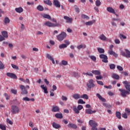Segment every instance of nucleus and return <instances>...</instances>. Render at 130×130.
Masks as SVG:
<instances>
[{
  "instance_id": "nucleus-6",
  "label": "nucleus",
  "mask_w": 130,
  "mask_h": 130,
  "mask_svg": "<svg viewBox=\"0 0 130 130\" xmlns=\"http://www.w3.org/2000/svg\"><path fill=\"white\" fill-rule=\"evenodd\" d=\"M44 25L45 26H47V27H57L58 26V23H52L50 22V21H46L45 23H44Z\"/></svg>"
},
{
  "instance_id": "nucleus-1",
  "label": "nucleus",
  "mask_w": 130,
  "mask_h": 130,
  "mask_svg": "<svg viewBox=\"0 0 130 130\" xmlns=\"http://www.w3.org/2000/svg\"><path fill=\"white\" fill-rule=\"evenodd\" d=\"M123 84L124 85L126 90L119 89V91L121 92V95L122 96V97L125 98L126 97V94L129 95L130 94V82H128L127 81H125L123 82Z\"/></svg>"
},
{
  "instance_id": "nucleus-30",
  "label": "nucleus",
  "mask_w": 130,
  "mask_h": 130,
  "mask_svg": "<svg viewBox=\"0 0 130 130\" xmlns=\"http://www.w3.org/2000/svg\"><path fill=\"white\" fill-rule=\"evenodd\" d=\"M125 51H126V57L127 58H130V51L129 50L125 49Z\"/></svg>"
},
{
  "instance_id": "nucleus-2",
  "label": "nucleus",
  "mask_w": 130,
  "mask_h": 130,
  "mask_svg": "<svg viewBox=\"0 0 130 130\" xmlns=\"http://www.w3.org/2000/svg\"><path fill=\"white\" fill-rule=\"evenodd\" d=\"M11 112L13 114H17L20 112V109L16 105H12L11 106Z\"/></svg>"
},
{
  "instance_id": "nucleus-13",
  "label": "nucleus",
  "mask_w": 130,
  "mask_h": 130,
  "mask_svg": "<svg viewBox=\"0 0 130 130\" xmlns=\"http://www.w3.org/2000/svg\"><path fill=\"white\" fill-rule=\"evenodd\" d=\"M52 125L54 128H56V129H58V128H60V127H61L60 125L56 123L55 122H53L52 123Z\"/></svg>"
},
{
  "instance_id": "nucleus-35",
  "label": "nucleus",
  "mask_w": 130,
  "mask_h": 130,
  "mask_svg": "<svg viewBox=\"0 0 130 130\" xmlns=\"http://www.w3.org/2000/svg\"><path fill=\"white\" fill-rule=\"evenodd\" d=\"M68 66V61L63 60L61 61V63H59V66Z\"/></svg>"
},
{
  "instance_id": "nucleus-23",
  "label": "nucleus",
  "mask_w": 130,
  "mask_h": 130,
  "mask_svg": "<svg viewBox=\"0 0 130 130\" xmlns=\"http://www.w3.org/2000/svg\"><path fill=\"white\" fill-rule=\"evenodd\" d=\"M91 73L93 74V75H95L96 76H100V74H101L100 73V71L98 70H92L91 71Z\"/></svg>"
},
{
  "instance_id": "nucleus-15",
  "label": "nucleus",
  "mask_w": 130,
  "mask_h": 130,
  "mask_svg": "<svg viewBox=\"0 0 130 130\" xmlns=\"http://www.w3.org/2000/svg\"><path fill=\"white\" fill-rule=\"evenodd\" d=\"M94 23H96V20H95V19H93L91 21L86 22L85 23V25H86V26H91V25H93Z\"/></svg>"
},
{
  "instance_id": "nucleus-43",
  "label": "nucleus",
  "mask_w": 130,
  "mask_h": 130,
  "mask_svg": "<svg viewBox=\"0 0 130 130\" xmlns=\"http://www.w3.org/2000/svg\"><path fill=\"white\" fill-rule=\"evenodd\" d=\"M5 69V64L3 63V62L0 60V70H4Z\"/></svg>"
},
{
  "instance_id": "nucleus-48",
  "label": "nucleus",
  "mask_w": 130,
  "mask_h": 130,
  "mask_svg": "<svg viewBox=\"0 0 130 130\" xmlns=\"http://www.w3.org/2000/svg\"><path fill=\"white\" fill-rule=\"evenodd\" d=\"M4 23L5 24H8V23H10V19L8 17H6L4 20Z\"/></svg>"
},
{
  "instance_id": "nucleus-19",
  "label": "nucleus",
  "mask_w": 130,
  "mask_h": 130,
  "mask_svg": "<svg viewBox=\"0 0 130 130\" xmlns=\"http://www.w3.org/2000/svg\"><path fill=\"white\" fill-rule=\"evenodd\" d=\"M68 126L69 127H71V128H73L74 129H76V128H77V127H78V126H77V125H76L74 123H69L68 125Z\"/></svg>"
},
{
  "instance_id": "nucleus-36",
  "label": "nucleus",
  "mask_w": 130,
  "mask_h": 130,
  "mask_svg": "<svg viewBox=\"0 0 130 130\" xmlns=\"http://www.w3.org/2000/svg\"><path fill=\"white\" fill-rule=\"evenodd\" d=\"M43 17L45 19H48L49 20H51V16L48 14H44L43 15Z\"/></svg>"
},
{
  "instance_id": "nucleus-14",
  "label": "nucleus",
  "mask_w": 130,
  "mask_h": 130,
  "mask_svg": "<svg viewBox=\"0 0 130 130\" xmlns=\"http://www.w3.org/2000/svg\"><path fill=\"white\" fill-rule=\"evenodd\" d=\"M52 111L53 112H59V107L57 106H53L52 107Z\"/></svg>"
},
{
  "instance_id": "nucleus-54",
  "label": "nucleus",
  "mask_w": 130,
  "mask_h": 130,
  "mask_svg": "<svg viewBox=\"0 0 130 130\" xmlns=\"http://www.w3.org/2000/svg\"><path fill=\"white\" fill-rule=\"evenodd\" d=\"M64 42L66 44L65 45H67V46H68V45L71 44L70 41L68 40H65Z\"/></svg>"
},
{
  "instance_id": "nucleus-28",
  "label": "nucleus",
  "mask_w": 130,
  "mask_h": 130,
  "mask_svg": "<svg viewBox=\"0 0 130 130\" xmlns=\"http://www.w3.org/2000/svg\"><path fill=\"white\" fill-rule=\"evenodd\" d=\"M2 35H3V37H4V38H8V37H9L8 36V31H3L2 32Z\"/></svg>"
},
{
  "instance_id": "nucleus-63",
  "label": "nucleus",
  "mask_w": 130,
  "mask_h": 130,
  "mask_svg": "<svg viewBox=\"0 0 130 130\" xmlns=\"http://www.w3.org/2000/svg\"><path fill=\"white\" fill-rule=\"evenodd\" d=\"M117 69L120 71H123V68H122L121 66H117Z\"/></svg>"
},
{
  "instance_id": "nucleus-56",
  "label": "nucleus",
  "mask_w": 130,
  "mask_h": 130,
  "mask_svg": "<svg viewBox=\"0 0 130 130\" xmlns=\"http://www.w3.org/2000/svg\"><path fill=\"white\" fill-rule=\"evenodd\" d=\"M121 55H122V56H124L125 57H126V54L125 53V52L121 50Z\"/></svg>"
},
{
  "instance_id": "nucleus-58",
  "label": "nucleus",
  "mask_w": 130,
  "mask_h": 130,
  "mask_svg": "<svg viewBox=\"0 0 130 130\" xmlns=\"http://www.w3.org/2000/svg\"><path fill=\"white\" fill-rule=\"evenodd\" d=\"M11 92L13 94H14L15 95L17 94V90H16V89H11Z\"/></svg>"
},
{
  "instance_id": "nucleus-20",
  "label": "nucleus",
  "mask_w": 130,
  "mask_h": 130,
  "mask_svg": "<svg viewBox=\"0 0 130 130\" xmlns=\"http://www.w3.org/2000/svg\"><path fill=\"white\" fill-rule=\"evenodd\" d=\"M99 38L100 39H101V40H102V41H106L107 39V38H106L105 35H104V34L101 35Z\"/></svg>"
},
{
  "instance_id": "nucleus-47",
  "label": "nucleus",
  "mask_w": 130,
  "mask_h": 130,
  "mask_svg": "<svg viewBox=\"0 0 130 130\" xmlns=\"http://www.w3.org/2000/svg\"><path fill=\"white\" fill-rule=\"evenodd\" d=\"M110 70H114L115 69V64H109Z\"/></svg>"
},
{
  "instance_id": "nucleus-4",
  "label": "nucleus",
  "mask_w": 130,
  "mask_h": 130,
  "mask_svg": "<svg viewBox=\"0 0 130 130\" xmlns=\"http://www.w3.org/2000/svg\"><path fill=\"white\" fill-rule=\"evenodd\" d=\"M19 88L21 90V94L22 95H26V94H28V90H27V89L26 88V87L23 85H20L19 86Z\"/></svg>"
},
{
  "instance_id": "nucleus-57",
  "label": "nucleus",
  "mask_w": 130,
  "mask_h": 130,
  "mask_svg": "<svg viewBox=\"0 0 130 130\" xmlns=\"http://www.w3.org/2000/svg\"><path fill=\"white\" fill-rule=\"evenodd\" d=\"M96 80H102L103 79V77H102V75H100L99 76H96Z\"/></svg>"
},
{
  "instance_id": "nucleus-38",
  "label": "nucleus",
  "mask_w": 130,
  "mask_h": 130,
  "mask_svg": "<svg viewBox=\"0 0 130 130\" xmlns=\"http://www.w3.org/2000/svg\"><path fill=\"white\" fill-rule=\"evenodd\" d=\"M89 57H90V59H91V60L94 61V62H96V56L91 55V56H89Z\"/></svg>"
},
{
  "instance_id": "nucleus-7",
  "label": "nucleus",
  "mask_w": 130,
  "mask_h": 130,
  "mask_svg": "<svg viewBox=\"0 0 130 130\" xmlns=\"http://www.w3.org/2000/svg\"><path fill=\"white\" fill-rule=\"evenodd\" d=\"M87 87H88L89 89H91V88L95 87V84H94V80L90 79L87 84Z\"/></svg>"
},
{
  "instance_id": "nucleus-39",
  "label": "nucleus",
  "mask_w": 130,
  "mask_h": 130,
  "mask_svg": "<svg viewBox=\"0 0 130 130\" xmlns=\"http://www.w3.org/2000/svg\"><path fill=\"white\" fill-rule=\"evenodd\" d=\"M98 51H99V53H104V52H105L104 49L101 48H98Z\"/></svg>"
},
{
  "instance_id": "nucleus-9",
  "label": "nucleus",
  "mask_w": 130,
  "mask_h": 130,
  "mask_svg": "<svg viewBox=\"0 0 130 130\" xmlns=\"http://www.w3.org/2000/svg\"><path fill=\"white\" fill-rule=\"evenodd\" d=\"M89 124L92 127L97 126V125H98V124H97V122H96V121H95L93 120H90L89 121Z\"/></svg>"
},
{
  "instance_id": "nucleus-32",
  "label": "nucleus",
  "mask_w": 130,
  "mask_h": 130,
  "mask_svg": "<svg viewBox=\"0 0 130 130\" xmlns=\"http://www.w3.org/2000/svg\"><path fill=\"white\" fill-rule=\"evenodd\" d=\"M44 3L46 5H48V6H51L52 5V3L49 0L44 1Z\"/></svg>"
},
{
  "instance_id": "nucleus-12",
  "label": "nucleus",
  "mask_w": 130,
  "mask_h": 130,
  "mask_svg": "<svg viewBox=\"0 0 130 130\" xmlns=\"http://www.w3.org/2000/svg\"><path fill=\"white\" fill-rule=\"evenodd\" d=\"M63 18L64 20H67V23H70V24H72L73 23V18H70L69 16H64Z\"/></svg>"
},
{
  "instance_id": "nucleus-55",
  "label": "nucleus",
  "mask_w": 130,
  "mask_h": 130,
  "mask_svg": "<svg viewBox=\"0 0 130 130\" xmlns=\"http://www.w3.org/2000/svg\"><path fill=\"white\" fill-rule=\"evenodd\" d=\"M46 56H47V58H48V59H50V60H51L53 58H52L51 55H50V54H47Z\"/></svg>"
},
{
  "instance_id": "nucleus-44",
  "label": "nucleus",
  "mask_w": 130,
  "mask_h": 130,
  "mask_svg": "<svg viewBox=\"0 0 130 130\" xmlns=\"http://www.w3.org/2000/svg\"><path fill=\"white\" fill-rule=\"evenodd\" d=\"M95 5L96 7H100L101 5V2H100V0H96L95 2Z\"/></svg>"
},
{
  "instance_id": "nucleus-37",
  "label": "nucleus",
  "mask_w": 130,
  "mask_h": 130,
  "mask_svg": "<svg viewBox=\"0 0 130 130\" xmlns=\"http://www.w3.org/2000/svg\"><path fill=\"white\" fill-rule=\"evenodd\" d=\"M81 18H82V19H84L85 20H89V19H90V17L85 14H82L81 15Z\"/></svg>"
},
{
  "instance_id": "nucleus-16",
  "label": "nucleus",
  "mask_w": 130,
  "mask_h": 130,
  "mask_svg": "<svg viewBox=\"0 0 130 130\" xmlns=\"http://www.w3.org/2000/svg\"><path fill=\"white\" fill-rule=\"evenodd\" d=\"M53 5H55V6L56 8H60V3L57 0H54L53 1Z\"/></svg>"
},
{
  "instance_id": "nucleus-60",
  "label": "nucleus",
  "mask_w": 130,
  "mask_h": 130,
  "mask_svg": "<svg viewBox=\"0 0 130 130\" xmlns=\"http://www.w3.org/2000/svg\"><path fill=\"white\" fill-rule=\"evenodd\" d=\"M77 108L79 111L82 110V109H83V106H82V105H79L77 106Z\"/></svg>"
},
{
  "instance_id": "nucleus-10",
  "label": "nucleus",
  "mask_w": 130,
  "mask_h": 130,
  "mask_svg": "<svg viewBox=\"0 0 130 130\" xmlns=\"http://www.w3.org/2000/svg\"><path fill=\"white\" fill-rule=\"evenodd\" d=\"M85 113L86 114H93V113H96V110L92 111L90 109H85Z\"/></svg>"
},
{
  "instance_id": "nucleus-52",
  "label": "nucleus",
  "mask_w": 130,
  "mask_h": 130,
  "mask_svg": "<svg viewBox=\"0 0 130 130\" xmlns=\"http://www.w3.org/2000/svg\"><path fill=\"white\" fill-rule=\"evenodd\" d=\"M122 117H123V118H125V119H127V115L126 113H124L123 114H122Z\"/></svg>"
},
{
  "instance_id": "nucleus-24",
  "label": "nucleus",
  "mask_w": 130,
  "mask_h": 130,
  "mask_svg": "<svg viewBox=\"0 0 130 130\" xmlns=\"http://www.w3.org/2000/svg\"><path fill=\"white\" fill-rule=\"evenodd\" d=\"M41 88L44 90V93H45V94H47V93H48V91H47V87L45 86L44 85H41Z\"/></svg>"
},
{
  "instance_id": "nucleus-22",
  "label": "nucleus",
  "mask_w": 130,
  "mask_h": 130,
  "mask_svg": "<svg viewBox=\"0 0 130 130\" xmlns=\"http://www.w3.org/2000/svg\"><path fill=\"white\" fill-rule=\"evenodd\" d=\"M73 98L76 99V100L78 99H80L81 98V95L78 93H75L74 95H72Z\"/></svg>"
},
{
  "instance_id": "nucleus-41",
  "label": "nucleus",
  "mask_w": 130,
  "mask_h": 130,
  "mask_svg": "<svg viewBox=\"0 0 130 130\" xmlns=\"http://www.w3.org/2000/svg\"><path fill=\"white\" fill-rule=\"evenodd\" d=\"M67 47L68 46H67V45L64 44H62L59 46V48H60V49H61L62 48H67Z\"/></svg>"
},
{
  "instance_id": "nucleus-49",
  "label": "nucleus",
  "mask_w": 130,
  "mask_h": 130,
  "mask_svg": "<svg viewBox=\"0 0 130 130\" xmlns=\"http://www.w3.org/2000/svg\"><path fill=\"white\" fill-rule=\"evenodd\" d=\"M119 38H120V39H126V36H124V35H122V34H120L119 35Z\"/></svg>"
},
{
  "instance_id": "nucleus-45",
  "label": "nucleus",
  "mask_w": 130,
  "mask_h": 130,
  "mask_svg": "<svg viewBox=\"0 0 130 130\" xmlns=\"http://www.w3.org/2000/svg\"><path fill=\"white\" fill-rule=\"evenodd\" d=\"M0 129L2 130H7L6 126L2 124H0Z\"/></svg>"
},
{
  "instance_id": "nucleus-46",
  "label": "nucleus",
  "mask_w": 130,
  "mask_h": 130,
  "mask_svg": "<svg viewBox=\"0 0 130 130\" xmlns=\"http://www.w3.org/2000/svg\"><path fill=\"white\" fill-rule=\"evenodd\" d=\"M125 113H126L127 115H130V109L128 108H126L125 109Z\"/></svg>"
},
{
  "instance_id": "nucleus-33",
  "label": "nucleus",
  "mask_w": 130,
  "mask_h": 130,
  "mask_svg": "<svg viewBox=\"0 0 130 130\" xmlns=\"http://www.w3.org/2000/svg\"><path fill=\"white\" fill-rule=\"evenodd\" d=\"M37 9L38 11H40V12H42L44 10V8L42 7L41 5H39L37 7Z\"/></svg>"
},
{
  "instance_id": "nucleus-59",
  "label": "nucleus",
  "mask_w": 130,
  "mask_h": 130,
  "mask_svg": "<svg viewBox=\"0 0 130 130\" xmlns=\"http://www.w3.org/2000/svg\"><path fill=\"white\" fill-rule=\"evenodd\" d=\"M61 100H62V101H67L68 100V98L63 95H62Z\"/></svg>"
},
{
  "instance_id": "nucleus-29",
  "label": "nucleus",
  "mask_w": 130,
  "mask_h": 130,
  "mask_svg": "<svg viewBox=\"0 0 130 130\" xmlns=\"http://www.w3.org/2000/svg\"><path fill=\"white\" fill-rule=\"evenodd\" d=\"M112 78H113V79H115V80H119V76L116 74H113L112 75Z\"/></svg>"
},
{
  "instance_id": "nucleus-17",
  "label": "nucleus",
  "mask_w": 130,
  "mask_h": 130,
  "mask_svg": "<svg viewBox=\"0 0 130 130\" xmlns=\"http://www.w3.org/2000/svg\"><path fill=\"white\" fill-rule=\"evenodd\" d=\"M109 54L110 55H113L114 57H118V54L115 53L114 51H113L112 50H111L109 51Z\"/></svg>"
},
{
  "instance_id": "nucleus-51",
  "label": "nucleus",
  "mask_w": 130,
  "mask_h": 130,
  "mask_svg": "<svg viewBox=\"0 0 130 130\" xmlns=\"http://www.w3.org/2000/svg\"><path fill=\"white\" fill-rule=\"evenodd\" d=\"M97 83L98 84V85H100L101 86H104V83H103V82H102V81H96Z\"/></svg>"
},
{
  "instance_id": "nucleus-34",
  "label": "nucleus",
  "mask_w": 130,
  "mask_h": 130,
  "mask_svg": "<svg viewBox=\"0 0 130 130\" xmlns=\"http://www.w3.org/2000/svg\"><path fill=\"white\" fill-rule=\"evenodd\" d=\"M73 110L76 114H79V113H80V110L76 107H73Z\"/></svg>"
},
{
  "instance_id": "nucleus-40",
  "label": "nucleus",
  "mask_w": 130,
  "mask_h": 130,
  "mask_svg": "<svg viewBox=\"0 0 130 130\" xmlns=\"http://www.w3.org/2000/svg\"><path fill=\"white\" fill-rule=\"evenodd\" d=\"M103 105L105 107H106L107 108H111V105L106 104L105 103H103Z\"/></svg>"
},
{
  "instance_id": "nucleus-11",
  "label": "nucleus",
  "mask_w": 130,
  "mask_h": 130,
  "mask_svg": "<svg viewBox=\"0 0 130 130\" xmlns=\"http://www.w3.org/2000/svg\"><path fill=\"white\" fill-rule=\"evenodd\" d=\"M96 97H98L99 100H100V101H102V102H106V99L102 97V96H101L100 94L96 93Z\"/></svg>"
},
{
  "instance_id": "nucleus-27",
  "label": "nucleus",
  "mask_w": 130,
  "mask_h": 130,
  "mask_svg": "<svg viewBox=\"0 0 130 130\" xmlns=\"http://www.w3.org/2000/svg\"><path fill=\"white\" fill-rule=\"evenodd\" d=\"M86 46L85 44H81L77 46V48H78V49H79V50H80V49H81V48L85 49V48H86Z\"/></svg>"
},
{
  "instance_id": "nucleus-53",
  "label": "nucleus",
  "mask_w": 130,
  "mask_h": 130,
  "mask_svg": "<svg viewBox=\"0 0 130 130\" xmlns=\"http://www.w3.org/2000/svg\"><path fill=\"white\" fill-rule=\"evenodd\" d=\"M11 66L13 69H15V70H19V67L16 65H15L14 64H11Z\"/></svg>"
},
{
  "instance_id": "nucleus-42",
  "label": "nucleus",
  "mask_w": 130,
  "mask_h": 130,
  "mask_svg": "<svg viewBox=\"0 0 130 130\" xmlns=\"http://www.w3.org/2000/svg\"><path fill=\"white\" fill-rule=\"evenodd\" d=\"M78 104H86V102H84V101H83L82 99H79L78 101Z\"/></svg>"
},
{
  "instance_id": "nucleus-31",
  "label": "nucleus",
  "mask_w": 130,
  "mask_h": 130,
  "mask_svg": "<svg viewBox=\"0 0 130 130\" xmlns=\"http://www.w3.org/2000/svg\"><path fill=\"white\" fill-rule=\"evenodd\" d=\"M80 98H82L83 99H86V100H88L89 99V96L87 94H83L80 96Z\"/></svg>"
},
{
  "instance_id": "nucleus-61",
  "label": "nucleus",
  "mask_w": 130,
  "mask_h": 130,
  "mask_svg": "<svg viewBox=\"0 0 130 130\" xmlns=\"http://www.w3.org/2000/svg\"><path fill=\"white\" fill-rule=\"evenodd\" d=\"M5 39V37H3V36L0 35V42H2V41H4Z\"/></svg>"
},
{
  "instance_id": "nucleus-21",
  "label": "nucleus",
  "mask_w": 130,
  "mask_h": 130,
  "mask_svg": "<svg viewBox=\"0 0 130 130\" xmlns=\"http://www.w3.org/2000/svg\"><path fill=\"white\" fill-rule=\"evenodd\" d=\"M15 11L19 13V14H21V13H23V8L22 7L16 8H15Z\"/></svg>"
},
{
  "instance_id": "nucleus-64",
  "label": "nucleus",
  "mask_w": 130,
  "mask_h": 130,
  "mask_svg": "<svg viewBox=\"0 0 130 130\" xmlns=\"http://www.w3.org/2000/svg\"><path fill=\"white\" fill-rule=\"evenodd\" d=\"M36 34H37V35H43V32L40 31H37Z\"/></svg>"
},
{
  "instance_id": "nucleus-26",
  "label": "nucleus",
  "mask_w": 130,
  "mask_h": 130,
  "mask_svg": "<svg viewBox=\"0 0 130 130\" xmlns=\"http://www.w3.org/2000/svg\"><path fill=\"white\" fill-rule=\"evenodd\" d=\"M55 117H56V118H59V119H61V118H62V117H63L62 114V113H56V114H55Z\"/></svg>"
},
{
  "instance_id": "nucleus-18",
  "label": "nucleus",
  "mask_w": 130,
  "mask_h": 130,
  "mask_svg": "<svg viewBox=\"0 0 130 130\" xmlns=\"http://www.w3.org/2000/svg\"><path fill=\"white\" fill-rule=\"evenodd\" d=\"M107 11L109 12V13L115 14V11H114V9H113V8L112 7H107Z\"/></svg>"
},
{
  "instance_id": "nucleus-3",
  "label": "nucleus",
  "mask_w": 130,
  "mask_h": 130,
  "mask_svg": "<svg viewBox=\"0 0 130 130\" xmlns=\"http://www.w3.org/2000/svg\"><path fill=\"white\" fill-rule=\"evenodd\" d=\"M67 37V33L62 31L60 34L57 36L58 41H62Z\"/></svg>"
},
{
  "instance_id": "nucleus-8",
  "label": "nucleus",
  "mask_w": 130,
  "mask_h": 130,
  "mask_svg": "<svg viewBox=\"0 0 130 130\" xmlns=\"http://www.w3.org/2000/svg\"><path fill=\"white\" fill-rule=\"evenodd\" d=\"M7 76L9 77V78H11V79H14V80H17V79H18L17 75L12 73H7Z\"/></svg>"
},
{
  "instance_id": "nucleus-50",
  "label": "nucleus",
  "mask_w": 130,
  "mask_h": 130,
  "mask_svg": "<svg viewBox=\"0 0 130 130\" xmlns=\"http://www.w3.org/2000/svg\"><path fill=\"white\" fill-rule=\"evenodd\" d=\"M72 76L73 77H75V78H77V77H79V74H78L77 72H74L73 73Z\"/></svg>"
},
{
  "instance_id": "nucleus-5",
  "label": "nucleus",
  "mask_w": 130,
  "mask_h": 130,
  "mask_svg": "<svg viewBox=\"0 0 130 130\" xmlns=\"http://www.w3.org/2000/svg\"><path fill=\"white\" fill-rule=\"evenodd\" d=\"M100 58H101L102 61L105 62V63H107L108 62V57L107 55L102 54L100 55Z\"/></svg>"
},
{
  "instance_id": "nucleus-25",
  "label": "nucleus",
  "mask_w": 130,
  "mask_h": 130,
  "mask_svg": "<svg viewBox=\"0 0 130 130\" xmlns=\"http://www.w3.org/2000/svg\"><path fill=\"white\" fill-rule=\"evenodd\" d=\"M115 115L116 117H117L118 119H121V113L120 112H118V111L116 112Z\"/></svg>"
},
{
  "instance_id": "nucleus-62",
  "label": "nucleus",
  "mask_w": 130,
  "mask_h": 130,
  "mask_svg": "<svg viewBox=\"0 0 130 130\" xmlns=\"http://www.w3.org/2000/svg\"><path fill=\"white\" fill-rule=\"evenodd\" d=\"M23 101H30V99L28 97H25L23 99Z\"/></svg>"
}]
</instances>
